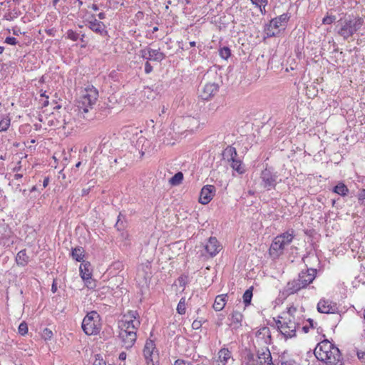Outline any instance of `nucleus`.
<instances>
[{"label": "nucleus", "instance_id": "49530a36", "mask_svg": "<svg viewBox=\"0 0 365 365\" xmlns=\"http://www.w3.org/2000/svg\"><path fill=\"white\" fill-rule=\"evenodd\" d=\"M202 323L201 321L199 320H195L192 324V327L194 329H198L201 327Z\"/></svg>", "mask_w": 365, "mask_h": 365}, {"label": "nucleus", "instance_id": "f257e3e1", "mask_svg": "<svg viewBox=\"0 0 365 365\" xmlns=\"http://www.w3.org/2000/svg\"><path fill=\"white\" fill-rule=\"evenodd\" d=\"M302 311L295 307H290L287 312L279 317L277 322L280 332L286 338H292L296 335L297 328L302 321Z\"/></svg>", "mask_w": 365, "mask_h": 365}, {"label": "nucleus", "instance_id": "2f4dec72", "mask_svg": "<svg viewBox=\"0 0 365 365\" xmlns=\"http://www.w3.org/2000/svg\"><path fill=\"white\" fill-rule=\"evenodd\" d=\"M186 311V299L182 297L177 306V312L180 314H184Z\"/></svg>", "mask_w": 365, "mask_h": 365}, {"label": "nucleus", "instance_id": "a211bd4d", "mask_svg": "<svg viewBox=\"0 0 365 365\" xmlns=\"http://www.w3.org/2000/svg\"><path fill=\"white\" fill-rule=\"evenodd\" d=\"M288 19H289V17H288L287 14H284L280 15L279 17H277V18L272 19L270 21L269 25L268 34L270 36L274 35L275 32L271 31L270 29H277L279 28L284 27L285 26V23L287 21Z\"/></svg>", "mask_w": 365, "mask_h": 365}, {"label": "nucleus", "instance_id": "bf43d9fd", "mask_svg": "<svg viewBox=\"0 0 365 365\" xmlns=\"http://www.w3.org/2000/svg\"><path fill=\"white\" fill-rule=\"evenodd\" d=\"M309 323H310V325H311L312 327H313V320H312V319H309Z\"/></svg>", "mask_w": 365, "mask_h": 365}, {"label": "nucleus", "instance_id": "b1692460", "mask_svg": "<svg viewBox=\"0 0 365 365\" xmlns=\"http://www.w3.org/2000/svg\"><path fill=\"white\" fill-rule=\"evenodd\" d=\"M227 294H220L216 297L213 304V308L215 311L219 312L223 309L227 302Z\"/></svg>", "mask_w": 365, "mask_h": 365}, {"label": "nucleus", "instance_id": "5fc2aeb1", "mask_svg": "<svg viewBox=\"0 0 365 365\" xmlns=\"http://www.w3.org/2000/svg\"><path fill=\"white\" fill-rule=\"evenodd\" d=\"M195 44H196V43H195V41H190V46H192V47L195 46Z\"/></svg>", "mask_w": 365, "mask_h": 365}, {"label": "nucleus", "instance_id": "7ed1b4c3", "mask_svg": "<svg viewBox=\"0 0 365 365\" xmlns=\"http://www.w3.org/2000/svg\"><path fill=\"white\" fill-rule=\"evenodd\" d=\"M314 355L318 360L329 365H337L341 360L339 349L328 340H324L317 344Z\"/></svg>", "mask_w": 365, "mask_h": 365}, {"label": "nucleus", "instance_id": "680f3d73", "mask_svg": "<svg viewBox=\"0 0 365 365\" xmlns=\"http://www.w3.org/2000/svg\"><path fill=\"white\" fill-rule=\"evenodd\" d=\"M153 30H154V31H157V30H158V28H157V27H155V28L153 29Z\"/></svg>", "mask_w": 365, "mask_h": 365}, {"label": "nucleus", "instance_id": "4be33fe9", "mask_svg": "<svg viewBox=\"0 0 365 365\" xmlns=\"http://www.w3.org/2000/svg\"><path fill=\"white\" fill-rule=\"evenodd\" d=\"M230 359H232L231 351L227 348H222L218 351L216 363L217 365H226Z\"/></svg>", "mask_w": 365, "mask_h": 365}, {"label": "nucleus", "instance_id": "20e7f679", "mask_svg": "<svg viewBox=\"0 0 365 365\" xmlns=\"http://www.w3.org/2000/svg\"><path fill=\"white\" fill-rule=\"evenodd\" d=\"M294 232L287 231L277 236L269 248V255L272 258H278L283 254L285 247L289 245L293 240Z\"/></svg>", "mask_w": 365, "mask_h": 365}, {"label": "nucleus", "instance_id": "603ef678", "mask_svg": "<svg viewBox=\"0 0 365 365\" xmlns=\"http://www.w3.org/2000/svg\"><path fill=\"white\" fill-rule=\"evenodd\" d=\"M98 17H99V19H103L105 18V14H104L103 13H100V14H98Z\"/></svg>", "mask_w": 365, "mask_h": 365}, {"label": "nucleus", "instance_id": "7c9ffc66", "mask_svg": "<svg viewBox=\"0 0 365 365\" xmlns=\"http://www.w3.org/2000/svg\"><path fill=\"white\" fill-rule=\"evenodd\" d=\"M243 302L245 306H247L250 304L252 298V287L247 289L243 294Z\"/></svg>", "mask_w": 365, "mask_h": 365}, {"label": "nucleus", "instance_id": "4468645a", "mask_svg": "<svg viewBox=\"0 0 365 365\" xmlns=\"http://www.w3.org/2000/svg\"><path fill=\"white\" fill-rule=\"evenodd\" d=\"M262 185L267 190L274 188L277 182V175L265 169L261 174Z\"/></svg>", "mask_w": 365, "mask_h": 365}, {"label": "nucleus", "instance_id": "423d86ee", "mask_svg": "<svg viewBox=\"0 0 365 365\" xmlns=\"http://www.w3.org/2000/svg\"><path fill=\"white\" fill-rule=\"evenodd\" d=\"M364 19L359 16L349 17L341 22V28L338 34L347 39L356 33L363 25Z\"/></svg>", "mask_w": 365, "mask_h": 365}, {"label": "nucleus", "instance_id": "f03ea898", "mask_svg": "<svg viewBox=\"0 0 365 365\" xmlns=\"http://www.w3.org/2000/svg\"><path fill=\"white\" fill-rule=\"evenodd\" d=\"M98 98V91L93 86L85 88L79 96L76 105L78 115L85 119H89L93 115V109Z\"/></svg>", "mask_w": 365, "mask_h": 365}, {"label": "nucleus", "instance_id": "052dcab7", "mask_svg": "<svg viewBox=\"0 0 365 365\" xmlns=\"http://www.w3.org/2000/svg\"><path fill=\"white\" fill-rule=\"evenodd\" d=\"M4 51V47L0 46V53H1Z\"/></svg>", "mask_w": 365, "mask_h": 365}, {"label": "nucleus", "instance_id": "9b49d317", "mask_svg": "<svg viewBox=\"0 0 365 365\" xmlns=\"http://www.w3.org/2000/svg\"><path fill=\"white\" fill-rule=\"evenodd\" d=\"M80 274L82 279L85 282L86 287L89 289H93L96 287L95 282L92 279V269L91 264L89 262H83L81 264Z\"/></svg>", "mask_w": 365, "mask_h": 365}, {"label": "nucleus", "instance_id": "a878e982", "mask_svg": "<svg viewBox=\"0 0 365 365\" xmlns=\"http://www.w3.org/2000/svg\"><path fill=\"white\" fill-rule=\"evenodd\" d=\"M28 259L26 250H21L16 255V261L19 265L25 266L28 262Z\"/></svg>", "mask_w": 365, "mask_h": 365}, {"label": "nucleus", "instance_id": "0eeeda50", "mask_svg": "<svg viewBox=\"0 0 365 365\" xmlns=\"http://www.w3.org/2000/svg\"><path fill=\"white\" fill-rule=\"evenodd\" d=\"M246 365H274L271 353L268 348L258 350L257 356L251 352H247L245 356Z\"/></svg>", "mask_w": 365, "mask_h": 365}, {"label": "nucleus", "instance_id": "09e8293b", "mask_svg": "<svg viewBox=\"0 0 365 365\" xmlns=\"http://www.w3.org/2000/svg\"><path fill=\"white\" fill-rule=\"evenodd\" d=\"M126 359V354L125 352H121L119 354V359L121 361H124Z\"/></svg>", "mask_w": 365, "mask_h": 365}, {"label": "nucleus", "instance_id": "864d4df0", "mask_svg": "<svg viewBox=\"0 0 365 365\" xmlns=\"http://www.w3.org/2000/svg\"><path fill=\"white\" fill-rule=\"evenodd\" d=\"M302 329L304 331V332H306V333L308 332L309 328L307 327L304 326L302 327Z\"/></svg>", "mask_w": 365, "mask_h": 365}, {"label": "nucleus", "instance_id": "cd10ccee", "mask_svg": "<svg viewBox=\"0 0 365 365\" xmlns=\"http://www.w3.org/2000/svg\"><path fill=\"white\" fill-rule=\"evenodd\" d=\"M333 191L341 196H346L349 189L344 183L339 182L333 188Z\"/></svg>", "mask_w": 365, "mask_h": 365}, {"label": "nucleus", "instance_id": "dca6fc26", "mask_svg": "<svg viewBox=\"0 0 365 365\" xmlns=\"http://www.w3.org/2000/svg\"><path fill=\"white\" fill-rule=\"evenodd\" d=\"M216 192V188L212 185H207L202 187L200 191L199 202L202 205L208 204Z\"/></svg>", "mask_w": 365, "mask_h": 365}, {"label": "nucleus", "instance_id": "1a4fd4ad", "mask_svg": "<svg viewBox=\"0 0 365 365\" xmlns=\"http://www.w3.org/2000/svg\"><path fill=\"white\" fill-rule=\"evenodd\" d=\"M140 324V322L138 312L136 311H129L123 316L121 320L118 322V327L119 329L137 331Z\"/></svg>", "mask_w": 365, "mask_h": 365}, {"label": "nucleus", "instance_id": "8fccbe9b", "mask_svg": "<svg viewBox=\"0 0 365 365\" xmlns=\"http://www.w3.org/2000/svg\"><path fill=\"white\" fill-rule=\"evenodd\" d=\"M89 192V189H83L82 195H86Z\"/></svg>", "mask_w": 365, "mask_h": 365}, {"label": "nucleus", "instance_id": "c03bdc74", "mask_svg": "<svg viewBox=\"0 0 365 365\" xmlns=\"http://www.w3.org/2000/svg\"><path fill=\"white\" fill-rule=\"evenodd\" d=\"M5 42L10 45H16L17 43V41L14 37H7Z\"/></svg>", "mask_w": 365, "mask_h": 365}, {"label": "nucleus", "instance_id": "a19ab883", "mask_svg": "<svg viewBox=\"0 0 365 365\" xmlns=\"http://www.w3.org/2000/svg\"><path fill=\"white\" fill-rule=\"evenodd\" d=\"M93 365H106V361L99 356L96 355Z\"/></svg>", "mask_w": 365, "mask_h": 365}, {"label": "nucleus", "instance_id": "58836bf2", "mask_svg": "<svg viewBox=\"0 0 365 365\" xmlns=\"http://www.w3.org/2000/svg\"><path fill=\"white\" fill-rule=\"evenodd\" d=\"M358 200L361 205L365 206V189L359 190L358 193Z\"/></svg>", "mask_w": 365, "mask_h": 365}, {"label": "nucleus", "instance_id": "aec40b11", "mask_svg": "<svg viewBox=\"0 0 365 365\" xmlns=\"http://www.w3.org/2000/svg\"><path fill=\"white\" fill-rule=\"evenodd\" d=\"M217 89L218 86L216 83H206L202 89L201 97L205 100H208L217 93Z\"/></svg>", "mask_w": 365, "mask_h": 365}, {"label": "nucleus", "instance_id": "bb28decb", "mask_svg": "<svg viewBox=\"0 0 365 365\" xmlns=\"http://www.w3.org/2000/svg\"><path fill=\"white\" fill-rule=\"evenodd\" d=\"M72 257L78 262H81L84 257V250L78 247L73 249L71 252Z\"/></svg>", "mask_w": 365, "mask_h": 365}, {"label": "nucleus", "instance_id": "5701e85b", "mask_svg": "<svg viewBox=\"0 0 365 365\" xmlns=\"http://www.w3.org/2000/svg\"><path fill=\"white\" fill-rule=\"evenodd\" d=\"M183 124L187 130L194 131L200 128V123L197 118L187 116L183 118Z\"/></svg>", "mask_w": 365, "mask_h": 365}, {"label": "nucleus", "instance_id": "3c124183", "mask_svg": "<svg viewBox=\"0 0 365 365\" xmlns=\"http://www.w3.org/2000/svg\"><path fill=\"white\" fill-rule=\"evenodd\" d=\"M48 178L44 179V180H43V187H46V186H47V185H48Z\"/></svg>", "mask_w": 365, "mask_h": 365}, {"label": "nucleus", "instance_id": "72a5a7b5", "mask_svg": "<svg viewBox=\"0 0 365 365\" xmlns=\"http://www.w3.org/2000/svg\"><path fill=\"white\" fill-rule=\"evenodd\" d=\"M219 54L223 59L227 60L231 55L230 49L228 47H222L219 50Z\"/></svg>", "mask_w": 365, "mask_h": 365}, {"label": "nucleus", "instance_id": "13d9d810", "mask_svg": "<svg viewBox=\"0 0 365 365\" xmlns=\"http://www.w3.org/2000/svg\"><path fill=\"white\" fill-rule=\"evenodd\" d=\"M81 162H78L76 164V168H79L80 165H81Z\"/></svg>", "mask_w": 365, "mask_h": 365}, {"label": "nucleus", "instance_id": "9d476101", "mask_svg": "<svg viewBox=\"0 0 365 365\" xmlns=\"http://www.w3.org/2000/svg\"><path fill=\"white\" fill-rule=\"evenodd\" d=\"M143 356L147 365H158L157 361H155L158 358V353L153 341H146L143 349Z\"/></svg>", "mask_w": 365, "mask_h": 365}, {"label": "nucleus", "instance_id": "6e6552de", "mask_svg": "<svg viewBox=\"0 0 365 365\" xmlns=\"http://www.w3.org/2000/svg\"><path fill=\"white\" fill-rule=\"evenodd\" d=\"M82 329L87 335H94L101 329L100 316L96 312L86 314L82 322Z\"/></svg>", "mask_w": 365, "mask_h": 365}, {"label": "nucleus", "instance_id": "6ab92c4d", "mask_svg": "<svg viewBox=\"0 0 365 365\" xmlns=\"http://www.w3.org/2000/svg\"><path fill=\"white\" fill-rule=\"evenodd\" d=\"M205 250L210 256H215L221 250V246L215 237H210L205 245Z\"/></svg>", "mask_w": 365, "mask_h": 365}, {"label": "nucleus", "instance_id": "473e14b6", "mask_svg": "<svg viewBox=\"0 0 365 365\" xmlns=\"http://www.w3.org/2000/svg\"><path fill=\"white\" fill-rule=\"evenodd\" d=\"M252 3L259 8L262 14L265 13V6L267 5V0H251Z\"/></svg>", "mask_w": 365, "mask_h": 365}, {"label": "nucleus", "instance_id": "412c9836", "mask_svg": "<svg viewBox=\"0 0 365 365\" xmlns=\"http://www.w3.org/2000/svg\"><path fill=\"white\" fill-rule=\"evenodd\" d=\"M143 52V58L148 61H161L165 58L164 53L159 50L148 48L147 51Z\"/></svg>", "mask_w": 365, "mask_h": 365}, {"label": "nucleus", "instance_id": "393cba45", "mask_svg": "<svg viewBox=\"0 0 365 365\" xmlns=\"http://www.w3.org/2000/svg\"><path fill=\"white\" fill-rule=\"evenodd\" d=\"M88 26L92 31L98 34H102L104 31L103 24L96 19L89 21Z\"/></svg>", "mask_w": 365, "mask_h": 365}, {"label": "nucleus", "instance_id": "6e6d98bb", "mask_svg": "<svg viewBox=\"0 0 365 365\" xmlns=\"http://www.w3.org/2000/svg\"><path fill=\"white\" fill-rule=\"evenodd\" d=\"M92 8H93V10H95V11L98 10V7H97V6H96V5H95V4H93V5L92 6Z\"/></svg>", "mask_w": 365, "mask_h": 365}, {"label": "nucleus", "instance_id": "4d7b16f0", "mask_svg": "<svg viewBox=\"0 0 365 365\" xmlns=\"http://www.w3.org/2000/svg\"><path fill=\"white\" fill-rule=\"evenodd\" d=\"M52 291L53 292H55L56 291V287L54 286V284L52 285Z\"/></svg>", "mask_w": 365, "mask_h": 365}, {"label": "nucleus", "instance_id": "79ce46f5", "mask_svg": "<svg viewBox=\"0 0 365 365\" xmlns=\"http://www.w3.org/2000/svg\"><path fill=\"white\" fill-rule=\"evenodd\" d=\"M174 365H193L191 362L183 360L178 359L175 361Z\"/></svg>", "mask_w": 365, "mask_h": 365}, {"label": "nucleus", "instance_id": "c9c22d12", "mask_svg": "<svg viewBox=\"0 0 365 365\" xmlns=\"http://www.w3.org/2000/svg\"><path fill=\"white\" fill-rule=\"evenodd\" d=\"M41 336L45 341L50 340L53 336V332L51 329L46 328L43 330Z\"/></svg>", "mask_w": 365, "mask_h": 365}, {"label": "nucleus", "instance_id": "de8ad7c7", "mask_svg": "<svg viewBox=\"0 0 365 365\" xmlns=\"http://www.w3.org/2000/svg\"><path fill=\"white\" fill-rule=\"evenodd\" d=\"M153 71V67L150 64L148 61H147L145 64V72L146 73H150Z\"/></svg>", "mask_w": 365, "mask_h": 365}, {"label": "nucleus", "instance_id": "4c0bfd02", "mask_svg": "<svg viewBox=\"0 0 365 365\" xmlns=\"http://www.w3.org/2000/svg\"><path fill=\"white\" fill-rule=\"evenodd\" d=\"M336 20V17L335 16H326L323 19H322V23L324 24H332L334 21Z\"/></svg>", "mask_w": 365, "mask_h": 365}, {"label": "nucleus", "instance_id": "c756f323", "mask_svg": "<svg viewBox=\"0 0 365 365\" xmlns=\"http://www.w3.org/2000/svg\"><path fill=\"white\" fill-rule=\"evenodd\" d=\"M11 124V118L9 116H4L0 120V131H6Z\"/></svg>", "mask_w": 365, "mask_h": 365}, {"label": "nucleus", "instance_id": "a18cd8bd", "mask_svg": "<svg viewBox=\"0 0 365 365\" xmlns=\"http://www.w3.org/2000/svg\"><path fill=\"white\" fill-rule=\"evenodd\" d=\"M358 358L362 361L365 362V350L364 351H357Z\"/></svg>", "mask_w": 365, "mask_h": 365}, {"label": "nucleus", "instance_id": "e433bc0d", "mask_svg": "<svg viewBox=\"0 0 365 365\" xmlns=\"http://www.w3.org/2000/svg\"><path fill=\"white\" fill-rule=\"evenodd\" d=\"M19 332L21 335H25L28 332V326L25 322H22L19 326Z\"/></svg>", "mask_w": 365, "mask_h": 365}, {"label": "nucleus", "instance_id": "ddd939ff", "mask_svg": "<svg viewBox=\"0 0 365 365\" xmlns=\"http://www.w3.org/2000/svg\"><path fill=\"white\" fill-rule=\"evenodd\" d=\"M225 153L229 157L228 160L231 161L230 165L232 169L240 174L243 173L245 172V169L242 165L241 161L237 158V153L236 149L233 147H228L226 148Z\"/></svg>", "mask_w": 365, "mask_h": 365}, {"label": "nucleus", "instance_id": "ea45409f", "mask_svg": "<svg viewBox=\"0 0 365 365\" xmlns=\"http://www.w3.org/2000/svg\"><path fill=\"white\" fill-rule=\"evenodd\" d=\"M67 37L73 41H76L78 38V34L72 30H68Z\"/></svg>", "mask_w": 365, "mask_h": 365}, {"label": "nucleus", "instance_id": "2eb2a0df", "mask_svg": "<svg viewBox=\"0 0 365 365\" xmlns=\"http://www.w3.org/2000/svg\"><path fill=\"white\" fill-rule=\"evenodd\" d=\"M317 311L324 314H334L337 312L338 307L329 299H322L317 304Z\"/></svg>", "mask_w": 365, "mask_h": 365}, {"label": "nucleus", "instance_id": "c85d7f7f", "mask_svg": "<svg viewBox=\"0 0 365 365\" xmlns=\"http://www.w3.org/2000/svg\"><path fill=\"white\" fill-rule=\"evenodd\" d=\"M182 180L183 174L181 172H178L169 180V182L172 185H178L182 182Z\"/></svg>", "mask_w": 365, "mask_h": 365}, {"label": "nucleus", "instance_id": "f3484780", "mask_svg": "<svg viewBox=\"0 0 365 365\" xmlns=\"http://www.w3.org/2000/svg\"><path fill=\"white\" fill-rule=\"evenodd\" d=\"M255 338L257 343L259 345H266L269 344L271 340L269 329L267 327H263L259 329L255 332Z\"/></svg>", "mask_w": 365, "mask_h": 365}, {"label": "nucleus", "instance_id": "37998d69", "mask_svg": "<svg viewBox=\"0 0 365 365\" xmlns=\"http://www.w3.org/2000/svg\"><path fill=\"white\" fill-rule=\"evenodd\" d=\"M281 365H299V364L293 359H287V360L282 361Z\"/></svg>", "mask_w": 365, "mask_h": 365}, {"label": "nucleus", "instance_id": "f704fd0d", "mask_svg": "<svg viewBox=\"0 0 365 365\" xmlns=\"http://www.w3.org/2000/svg\"><path fill=\"white\" fill-rule=\"evenodd\" d=\"M232 320L233 323L240 324L242 320V315L238 312H234L232 314Z\"/></svg>", "mask_w": 365, "mask_h": 365}, {"label": "nucleus", "instance_id": "f8f14e48", "mask_svg": "<svg viewBox=\"0 0 365 365\" xmlns=\"http://www.w3.org/2000/svg\"><path fill=\"white\" fill-rule=\"evenodd\" d=\"M119 338L122 342L123 346L125 349L131 348L137 339L136 330L120 329Z\"/></svg>", "mask_w": 365, "mask_h": 365}, {"label": "nucleus", "instance_id": "39448f33", "mask_svg": "<svg viewBox=\"0 0 365 365\" xmlns=\"http://www.w3.org/2000/svg\"><path fill=\"white\" fill-rule=\"evenodd\" d=\"M315 274L316 270L313 269L302 271L297 279H294L287 284V292L289 294H294L299 289L306 287L313 282L315 278Z\"/></svg>", "mask_w": 365, "mask_h": 365}]
</instances>
